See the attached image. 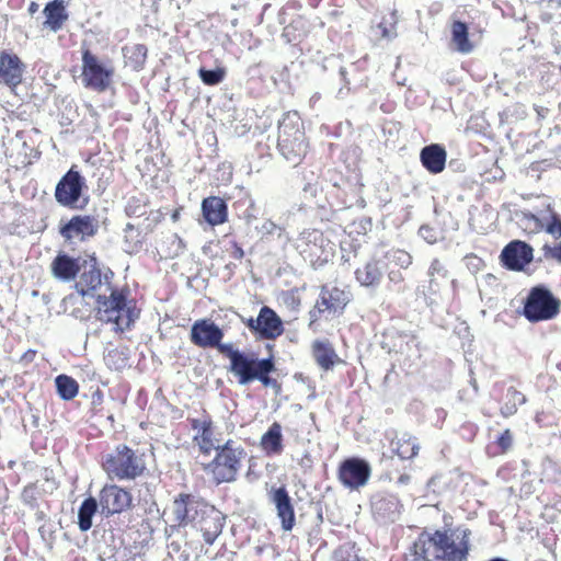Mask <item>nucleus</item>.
I'll use <instances>...</instances> for the list:
<instances>
[{
  "mask_svg": "<svg viewBox=\"0 0 561 561\" xmlns=\"http://www.w3.org/2000/svg\"><path fill=\"white\" fill-rule=\"evenodd\" d=\"M271 499L277 508V514L280 516V488H276L275 484L271 485Z\"/></svg>",
  "mask_w": 561,
  "mask_h": 561,
  "instance_id": "obj_51",
  "label": "nucleus"
},
{
  "mask_svg": "<svg viewBox=\"0 0 561 561\" xmlns=\"http://www.w3.org/2000/svg\"><path fill=\"white\" fill-rule=\"evenodd\" d=\"M471 530L466 526L423 530L409 549L411 561H433L428 558L433 548L434 561H468Z\"/></svg>",
  "mask_w": 561,
  "mask_h": 561,
  "instance_id": "obj_1",
  "label": "nucleus"
},
{
  "mask_svg": "<svg viewBox=\"0 0 561 561\" xmlns=\"http://www.w3.org/2000/svg\"><path fill=\"white\" fill-rule=\"evenodd\" d=\"M98 510V502L94 497L90 496L85 499L78 513V525L80 530L87 531L92 526V517L96 513Z\"/></svg>",
  "mask_w": 561,
  "mask_h": 561,
  "instance_id": "obj_35",
  "label": "nucleus"
},
{
  "mask_svg": "<svg viewBox=\"0 0 561 561\" xmlns=\"http://www.w3.org/2000/svg\"><path fill=\"white\" fill-rule=\"evenodd\" d=\"M388 278L393 284H401L404 277L400 270H391L388 272Z\"/></svg>",
  "mask_w": 561,
  "mask_h": 561,
  "instance_id": "obj_52",
  "label": "nucleus"
},
{
  "mask_svg": "<svg viewBox=\"0 0 561 561\" xmlns=\"http://www.w3.org/2000/svg\"><path fill=\"white\" fill-rule=\"evenodd\" d=\"M385 264L370 260L355 271L357 282L365 287H378L383 276Z\"/></svg>",
  "mask_w": 561,
  "mask_h": 561,
  "instance_id": "obj_29",
  "label": "nucleus"
},
{
  "mask_svg": "<svg viewBox=\"0 0 561 561\" xmlns=\"http://www.w3.org/2000/svg\"><path fill=\"white\" fill-rule=\"evenodd\" d=\"M541 251L546 260H553L561 264V241L553 245L546 243L541 248Z\"/></svg>",
  "mask_w": 561,
  "mask_h": 561,
  "instance_id": "obj_44",
  "label": "nucleus"
},
{
  "mask_svg": "<svg viewBox=\"0 0 561 561\" xmlns=\"http://www.w3.org/2000/svg\"><path fill=\"white\" fill-rule=\"evenodd\" d=\"M88 188L85 179L80 174L77 165L73 164L59 180L55 188V198L64 207L83 208L89 198L83 199L82 205H78L83 191Z\"/></svg>",
  "mask_w": 561,
  "mask_h": 561,
  "instance_id": "obj_8",
  "label": "nucleus"
},
{
  "mask_svg": "<svg viewBox=\"0 0 561 561\" xmlns=\"http://www.w3.org/2000/svg\"><path fill=\"white\" fill-rule=\"evenodd\" d=\"M514 219L525 229L534 225L533 230H543L552 236L556 240L561 239V215L553 210L550 204L547 209L542 210L539 215H535L527 210H515Z\"/></svg>",
  "mask_w": 561,
  "mask_h": 561,
  "instance_id": "obj_11",
  "label": "nucleus"
},
{
  "mask_svg": "<svg viewBox=\"0 0 561 561\" xmlns=\"http://www.w3.org/2000/svg\"><path fill=\"white\" fill-rule=\"evenodd\" d=\"M525 402L526 397L514 387H510L505 394V402L501 407V414L504 417L512 416L517 412L518 407Z\"/></svg>",
  "mask_w": 561,
  "mask_h": 561,
  "instance_id": "obj_36",
  "label": "nucleus"
},
{
  "mask_svg": "<svg viewBox=\"0 0 561 561\" xmlns=\"http://www.w3.org/2000/svg\"><path fill=\"white\" fill-rule=\"evenodd\" d=\"M81 80L84 88L103 93L113 84L115 69L103 62L89 47L81 49Z\"/></svg>",
  "mask_w": 561,
  "mask_h": 561,
  "instance_id": "obj_6",
  "label": "nucleus"
},
{
  "mask_svg": "<svg viewBox=\"0 0 561 561\" xmlns=\"http://www.w3.org/2000/svg\"><path fill=\"white\" fill-rule=\"evenodd\" d=\"M402 507L400 500L394 494L379 493L373 497V514L379 523L396 522L401 515Z\"/></svg>",
  "mask_w": 561,
  "mask_h": 561,
  "instance_id": "obj_20",
  "label": "nucleus"
},
{
  "mask_svg": "<svg viewBox=\"0 0 561 561\" xmlns=\"http://www.w3.org/2000/svg\"><path fill=\"white\" fill-rule=\"evenodd\" d=\"M447 276L448 271L444 264L438 259H434L427 271V285H421L416 289L417 294L423 296L428 307L437 305V297L440 291L439 278L445 279Z\"/></svg>",
  "mask_w": 561,
  "mask_h": 561,
  "instance_id": "obj_21",
  "label": "nucleus"
},
{
  "mask_svg": "<svg viewBox=\"0 0 561 561\" xmlns=\"http://www.w3.org/2000/svg\"><path fill=\"white\" fill-rule=\"evenodd\" d=\"M295 525V512L290 496L283 486V530H291Z\"/></svg>",
  "mask_w": 561,
  "mask_h": 561,
  "instance_id": "obj_41",
  "label": "nucleus"
},
{
  "mask_svg": "<svg viewBox=\"0 0 561 561\" xmlns=\"http://www.w3.org/2000/svg\"><path fill=\"white\" fill-rule=\"evenodd\" d=\"M43 13L45 15L44 27L53 32L61 30L69 18L64 0L49 1L46 3Z\"/></svg>",
  "mask_w": 561,
  "mask_h": 561,
  "instance_id": "obj_28",
  "label": "nucleus"
},
{
  "mask_svg": "<svg viewBox=\"0 0 561 561\" xmlns=\"http://www.w3.org/2000/svg\"><path fill=\"white\" fill-rule=\"evenodd\" d=\"M283 134L286 137H296V134L304 133L302 122L298 112H287L283 115Z\"/></svg>",
  "mask_w": 561,
  "mask_h": 561,
  "instance_id": "obj_39",
  "label": "nucleus"
},
{
  "mask_svg": "<svg viewBox=\"0 0 561 561\" xmlns=\"http://www.w3.org/2000/svg\"><path fill=\"white\" fill-rule=\"evenodd\" d=\"M419 236L427 243L434 244L438 240V232L436 229L428 225H422L419 229Z\"/></svg>",
  "mask_w": 561,
  "mask_h": 561,
  "instance_id": "obj_47",
  "label": "nucleus"
},
{
  "mask_svg": "<svg viewBox=\"0 0 561 561\" xmlns=\"http://www.w3.org/2000/svg\"><path fill=\"white\" fill-rule=\"evenodd\" d=\"M306 290V285L296 286L286 293L283 291V301L288 309L296 312L299 310V306L302 299V294Z\"/></svg>",
  "mask_w": 561,
  "mask_h": 561,
  "instance_id": "obj_40",
  "label": "nucleus"
},
{
  "mask_svg": "<svg viewBox=\"0 0 561 561\" xmlns=\"http://www.w3.org/2000/svg\"><path fill=\"white\" fill-rule=\"evenodd\" d=\"M181 209H182V208H176V209L172 213V215H171V219H172V221L176 222V221L180 219Z\"/></svg>",
  "mask_w": 561,
  "mask_h": 561,
  "instance_id": "obj_57",
  "label": "nucleus"
},
{
  "mask_svg": "<svg viewBox=\"0 0 561 561\" xmlns=\"http://www.w3.org/2000/svg\"><path fill=\"white\" fill-rule=\"evenodd\" d=\"M386 256L391 263L401 268H408L412 264L411 254L401 249H391Z\"/></svg>",
  "mask_w": 561,
  "mask_h": 561,
  "instance_id": "obj_43",
  "label": "nucleus"
},
{
  "mask_svg": "<svg viewBox=\"0 0 561 561\" xmlns=\"http://www.w3.org/2000/svg\"><path fill=\"white\" fill-rule=\"evenodd\" d=\"M214 450L215 457L209 462L203 463L206 476L216 485L236 481L244 456L243 448L237 446L234 440L228 439Z\"/></svg>",
  "mask_w": 561,
  "mask_h": 561,
  "instance_id": "obj_4",
  "label": "nucleus"
},
{
  "mask_svg": "<svg viewBox=\"0 0 561 561\" xmlns=\"http://www.w3.org/2000/svg\"><path fill=\"white\" fill-rule=\"evenodd\" d=\"M131 493L117 484H105L99 493V504L106 516L121 514L130 508Z\"/></svg>",
  "mask_w": 561,
  "mask_h": 561,
  "instance_id": "obj_14",
  "label": "nucleus"
},
{
  "mask_svg": "<svg viewBox=\"0 0 561 561\" xmlns=\"http://www.w3.org/2000/svg\"><path fill=\"white\" fill-rule=\"evenodd\" d=\"M214 348H217L221 354L226 355L231 363V370L233 369V358L236 355H243L239 351L232 350V346L229 344H221L219 342V345L215 346Z\"/></svg>",
  "mask_w": 561,
  "mask_h": 561,
  "instance_id": "obj_50",
  "label": "nucleus"
},
{
  "mask_svg": "<svg viewBox=\"0 0 561 561\" xmlns=\"http://www.w3.org/2000/svg\"><path fill=\"white\" fill-rule=\"evenodd\" d=\"M261 449L266 455H274L280 450V424L274 422L268 431L263 434L260 442Z\"/></svg>",
  "mask_w": 561,
  "mask_h": 561,
  "instance_id": "obj_33",
  "label": "nucleus"
},
{
  "mask_svg": "<svg viewBox=\"0 0 561 561\" xmlns=\"http://www.w3.org/2000/svg\"><path fill=\"white\" fill-rule=\"evenodd\" d=\"M191 428L194 431L193 443L198 447L199 454L209 456L218 442L215 436V423L213 416L205 410H202L201 416L187 417Z\"/></svg>",
  "mask_w": 561,
  "mask_h": 561,
  "instance_id": "obj_12",
  "label": "nucleus"
},
{
  "mask_svg": "<svg viewBox=\"0 0 561 561\" xmlns=\"http://www.w3.org/2000/svg\"><path fill=\"white\" fill-rule=\"evenodd\" d=\"M102 469L111 480L135 481L147 474L146 454L119 444L102 459Z\"/></svg>",
  "mask_w": 561,
  "mask_h": 561,
  "instance_id": "obj_3",
  "label": "nucleus"
},
{
  "mask_svg": "<svg viewBox=\"0 0 561 561\" xmlns=\"http://www.w3.org/2000/svg\"><path fill=\"white\" fill-rule=\"evenodd\" d=\"M288 27H284L283 30V37H287L288 36Z\"/></svg>",
  "mask_w": 561,
  "mask_h": 561,
  "instance_id": "obj_60",
  "label": "nucleus"
},
{
  "mask_svg": "<svg viewBox=\"0 0 561 561\" xmlns=\"http://www.w3.org/2000/svg\"><path fill=\"white\" fill-rule=\"evenodd\" d=\"M244 323L250 331L259 333L264 339H272L278 334L280 319L274 310L264 306L256 319L249 318Z\"/></svg>",
  "mask_w": 561,
  "mask_h": 561,
  "instance_id": "obj_22",
  "label": "nucleus"
},
{
  "mask_svg": "<svg viewBox=\"0 0 561 561\" xmlns=\"http://www.w3.org/2000/svg\"><path fill=\"white\" fill-rule=\"evenodd\" d=\"M59 397L64 400H72L79 391L78 382L70 376L59 375L55 379Z\"/></svg>",
  "mask_w": 561,
  "mask_h": 561,
  "instance_id": "obj_37",
  "label": "nucleus"
},
{
  "mask_svg": "<svg viewBox=\"0 0 561 561\" xmlns=\"http://www.w3.org/2000/svg\"><path fill=\"white\" fill-rule=\"evenodd\" d=\"M145 204L137 197H131L126 205V214L129 217H140L145 214Z\"/></svg>",
  "mask_w": 561,
  "mask_h": 561,
  "instance_id": "obj_45",
  "label": "nucleus"
},
{
  "mask_svg": "<svg viewBox=\"0 0 561 561\" xmlns=\"http://www.w3.org/2000/svg\"><path fill=\"white\" fill-rule=\"evenodd\" d=\"M224 331L210 319L196 320L191 328L190 340L201 348H213L219 345Z\"/></svg>",
  "mask_w": 561,
  "mask_h": 561,
  "instance_id": "obj_19",
  "label": "nucleus"
},
{
  "mask_svg": "<svg viewBox=\"0 0 561 561\" xmlns=\"http://www.w3.org/2000/svg\"><path fill=\"white\" fill-rule=\"evenodd\" d=\"M371 474V468L367 460L359 457H350L339 466V480L350 490H357L364 486Z\"/></svg>",
  "mask_w": 561,
  "mask_h": 561,
  "instance_id": "obj_13",
  "label": "nucleus"
},
{
  "mask_svg": "<svg viewBox=\"0 0 561 561\" xmlns=\"http://www.w3.org/2000/svg\"><path fill=\"white\" fill-rule=\"evenodd\" d=\"M451 39L456 49L462 54H468L473 46L469 41V31L465 22L455 21L451 26Z\"/></svg>",
  "mask_w": 561,
  "mask_h": 561,
  "instance_id": "obj_32",
  "label": "nucleus"
},
{
  "mask_svg": "<svg viewBox=\"0 0 561 561\" xmlns=\"http://www.w3.org/2000/svg\"><path fill=\"white\" fill-rule=\"evenodd\" d=\"M348 301L350 298L345 290L335 286H321L319 298L309 311V328L317 331V323L320 319L330 320L332 317L341 314Z\"/></svg>",
  "mask_w": 561,
  "mask_h": 561,
  "instance_id": "obj_7",
  "label": "nucleus"
},
{
  "mask_svg": "<svg viewBox=\"0 0 561 561\" xmlns=\"http://www.w3.org/2000/svg\"><path fill=\"white\" fill-rule=\"evenodd\" d=\"M534 110H535V112H536V114H537L539 119L546 118L548 113H549V108H547L545 106H540V105H535Z\"/></svg>",
  "mask_w": 561,
  "mask_h": 561,
  "instance_id": "obj_54",
  "label": "nucleus"
},
{
  "mask_svg": "<svg viewBox=\"0 0 561 561\" xmlns=\"http://www.w3.org/2000/svg\"><path fill=\"white\" fill-rule=\"evenodd\" d=\"M124 65L130 68L133 71H141L145 69L148 48L144 44L126 45L122 48Z\"/></svg>",
  "mask_w": 561,
  "mask_h": 561,
  "instance_id": "obj_31",
  "label": "nucleus"
},
{
  "mask_svg": "<svg viewBox=\"0 0 561 561\" xmlns=\"http://www.w3.org/2000/svg\"><path fill=\"white\" fill-rule=\"evenodd\" d=\"M98 227V220L93 216L75 215L59 227V233L66 241H85L96 234Z\"/></svg>",
  "mask_w": 561,
  "mask_h": 561,
  "instance_id": "obj_18",
  "label": "nucleus"
},
{
  "mask_svg": "<svg viewBox=\"0 0 561 561\" xmlns=\"http://www.w3.org/2000/svg\"><path fill=\"white\" fill-rule=\"evenodd\" d=\"M359 558L354 553L353 548L347 546L339 547L333 554L334 561H357Z\"/></svg>",
  "mask_w": 561,
  "mask_h": 561,
  "instance_id": "obj_46",
  "label": "nucleus"
},
{
  "mask_svg": "<svg viewBox=\"0 0 561 561\" xmlns=\"http://www.w3.org/2000/svg\"><path fill=\"white\" fill-rule=\"evenodd\" d=\"M533 247L522 240H512L502 250L500 261L508 271L520 272L533 261Z\"/></svg>",
  "mask_w": 561,
  "mask_h": 561,
  "instance_id": "obj_16",
  "label": "nucleus"
},
{
  "mask_svg": "<svg viewBox=\"0 0 561 561\" xmlns=\"http://www.w3.org/2000/svg\"><path fill=\"white\" fill-rule=\"evenodd\" d=\"M26 65L11 50H0V84L14 91L22 82Z\"/></svg>",
  "mask_w": 561,
  "mask_h": 561,
  "instance_id": "obj_17",
  "label": "nucleus"
},
{
  "mask_svg": "<svg viewBox=\"0 0 561 561\" xmlns=\"http://www.w3.org/2000/svg\"><path fill=\"white\" fill-rule=\"evenodd\" d=\"M78 275L79 280L75 284V288L81 296L94 293L102 285V273L95 256L90 257L89 264L84 261L83 271Z\"/></svg>",
  "mask_w": 561,
  "mask_h": 561,
  "instance_id": "obj_23",
  "label": "nucleus"
},
{
  "mask_svg": "<svg viewBox=\"0 0 561 561\" xmlns=\"http://www.w3.org/2000/svg\"><path fill=\"white\" fill-rule=\"evenodd\" d=\"M35 356H36V351L35 350H27L20 357V363H22L24 365H27V364H30V363H32L34 360Z\"/></svg>",
  "mask_w": 561,
  "mask_h": 561,
  "instance_id": "obj_53",
  "label": "nucleus"
},
{
  "mask_svg": "<svg viewBox=\"0 0 561 561\" xmlns=\"http://www.w3.org/2000/svg\"><path fill=\"white\" fill-rule=\"evenodd\" d=\"M400 339L402 340V342L405 343V348L403 347V345L400 346L401 352H404V351L411 352L412 347H415V350L417 351L419 341L414 334L404 333V334L400 335Z\"/></svg>",
  "mask_w": 561,
  "mask_h": 561,
  "instance_id": "obj_49",
  "label": "nucleus"
},
{
  "mask_svg": "<svg viewBox=\"0 0 561 561\" xmlns=\"http://www.w3.org/2000/svg\"><path fill=\"white\" fill-rule=\"evenodd\" d=\"M128 288L112 287L110 295L95 297V319L105 324H112L115 333L131 330L139 318V309L133 299H128Z\"/></svg>",
  "mask_w": 561,
  "mask_h": 561,
  "instance_id": "obj_2",
  "label": "nucleus"
},
{
  "mask_svg": "<svg viewBox=\"0 0 561 561\" xmlns=\"http://www.w3.org/2000/svg\"><path fill=\"white\" fill-rule=\"evenodd\" d=\"M489 561H508V560L504 559L502 557H494V558L490 559Z\"/></svg>",
  "mask_w": 561,
  "mask_h": 561,
  "instance_id": "obj_59",
  "label": "nucleus"
},
{
  "mask_svg": "<svg viewBox=\"0 0 561 561\" xmlns=\"http://www.w3.org/2000/svg\"><path fill=\"white\" fill-rule=\"evenodd\" d=\"M38 4L34 1H32L30 4H28V8H27V11L30 14H34L38 11Z\"/></svg>",
  "mask_w": 561,
  "mask_h": 561,
  "instance_id": "obj_56",
  "label": "nucleus"
},
{
  "mask_svg": "<svg viewBox=\"0 0 561 561\" xmlns=\"http://www.w3.org/2000/svg\"><path fill=\"white\" fill-rule=\"evenodd\" d=\"M394 444V451L401 459H412L419 454L420 444L417 438L407 433L403 434L402 437L398 438Z\"/></svg>",
  "mask_w": 561,
  "mask_h": 561,
  "instance_id": "obj_34",
  "label": "nucleus"
},
{
  "mask_svg": "<svg viewBox=\"0 0 561 561\" xmlns=\"http://www.w3.org/2000/svg\"><path fill=\"white\" fill-rule=\"evenodd\" d=\"M307 152L305 133L296 134V137L283 138V158L293 167L300 163Z\"/></svg>",
  "mask_w": 561,
  "mask_h": 561,
  "instance_id": "obj_30",
  "label": "nucleus"
},
{
  "mask_svg": "<svg viewBox=\"0 0 561 561\" xmlns=\"http://www.w3.org/2000/svg\"><path fill=\"white\" fill-rule=\"evenodd\" d=\"M561 301L545 285L534 286L523 304L522 314L533 323L548 321L560 312Z\"/></svg>",
  "mask_w": 561,
  "mask_h": 561,
  "instance_id": "obj_5",
  "label": "nucleus"
},
{
  "mask_svg": "<svg viewBox=\"0 0 561 561\" xmlns=\"http://www.w3.org/2000/svg\"><path fill=\"white\" fill-rule=\"evenodd\" d=\"M447 151L439 144L424 146L420 151L422 167L431 174H438L446 167Z\"/></svg>",
  "mask_w": 561,
  "mask_h": 561,
  "instance_id": "obj_24",
  "label": "nucleus"
},
{
  "mask_svg": "<svg viewBox=\"0 0 561 561\" xmlns=\"http://www.w3.org/2000/svg\"><path fill=\"white\" fill-rule=\"evenodd\" d=\"M202 214L210 226H219L228 220V206L218 196H208L202 202Z\"/></svg>",
  "mask_w": 561,
  "mask_h": 561,
  "instance_id": "obj_26",
  "label": "nucleus"
},
{
  "mask_svg": "<svg viewBox=\"0 0 561 561\" xmlns=\"http://www.w3.org/2000/svg\"><path fill=\"white\" fill-rule=\"evenodd\" d=\"M379 26L382 28V37L390 38V37H391V34H390V32L388 31V28H387V27H382V24H380Z\"/></svg>",
  "mask_w": 561,
  "mask_h": 561,
  "instance_id": "obj_58",
  "label": "nucleus"
},
{
  "mask_svg": "<svg viewBox=\"0 0 561 561\" xmlns=\"http://www.w3.org/2000/svg\"><path fill=\"white\" fill-rule=\"evenodd\" d=\"M411 481V476L410 474H407V473H402L400 474V477L398 478L397 480V484H400V485H407L409 484Z\"/></svg>",
  "mask_w": 561,
  "mask_h": 561,
  "instance_id": "obj_55",
  "label": "nucleus"
},
{
  "mask_svg": "<svg viewBox=\"0 0 561 561\" xmlns=\"http://www.w3.org/2000/svg\"><path fill=\"white\" fill-rule=\"evenodd\" d=\"M513 443L512 433L510 430H505L496 439V444L503 453L507 451Z\"/></svg>",
  "mask_w": 561,
  "mask_h": 561,
  "instance_id": "obj_48",
  "label": "nucleus"
},
{
  "mask_svg": "<svg viewBox=\"0 0 561 561\" xmlns=\"http://www.w3.org/2000/svg\"><path fill=\"white\" fill-rule=\"evenodd\" d=\"M199 78L207 85H216L220 83L226 76V71L224 68H216L214 70H208L205 68H201L198 70Z\"/></svg>",
  "mask_w": 561,
  "mask_h": 561,
  "instance_id": "obj_42",
  "label": "nucleus"
},
{
  "mask_svg": "<svg viewBox=\"0 0 561 561\" xmlns=\"http://www.w3.org/2000/svg\"><path fill=\"white\" fill-rule=\"evenodd\" d=\"M274 370L272 358L255 359L245 355H236L232 371L239 376L241 383L260 380L264 386L272 383L270 373Z\"/></svg>",
  "mask_w": 561,
  "mask_h": 561,
  "instance_id": "obj_10",
  "label": "nucleus"
},
{
  "mask_svg": "<svg viewBox=\"0 0 561 561\" xmlns=\"http://www.w3.org/2000/svg\"><path fill=\"white\" fill-rule=\"evenodd\" d=\"M311 352L314 362L325 371L332 370L335 364L342 363L329 340H316L312 343Z\"/></svg>",
  "mask_w": 561,
  "mask_h": 561,
  "instance_id": "obj_27",
  "label": "nucleus"
},
{
  "mask_svg": "<svg viewBox=\"0 0 561 561\" xmlns=\"http://www.w3.org/2000/svg\"><path fill=\"white\" fill-rule=\"evenodd\" d=\"M80 259L71 257L66 253H59L50 264L51 274L60 280L69 282L75 279L81 271Z\"/></svg>",
  "mask_w": 561,
  "mask_h": 561,
  "instance_id": "obj_25",
  "label": "nucleus"
},
{
  "mask_svg": "<svg viewBox=\"0 0 561 561\" xmlns=\"http://www.w3.org/2000/svg\"><path fill=\"white\" fill-rule=\"evenodd\" d=\"M105 365L111 370L121 371L128 366V356L127 354L119 348L110 350L104 356Z\"/></svg>",
  "mask_w": 561,
  "mask_h": 561,
  "instance_id": "obj_38",
  "label": "nucleus"
},
{
  "mask_svg": "<svg viewBox=\"0 0 561 561\" xmlns=\"http://www.w3.org/2000/svg\"><path fill=\"white\" fill-rule=\"evenodd\" d=\"M225 519V515L219 510L207 503L192 527L201 531L204 541L211 546L222 533Z\"/></svg>",
  "mask_w": 561,
  "mask_h": 561,
  "instance_id": "obj_15",
  "label": "nucleus"
},
{
  "mask_svg": "<svg viewBox=\"0 0 561 561\" xmlns=\"http://www.w3.org/2000/svg\"><path fill=\"white\" fill-rule=\"evenodd\" d=\"M207 503L205 499L192 493H179L172 501L171 528L192 526Z\"/></svg>",
  "mask_w": 561,
  "mask_h": 561,
  "instance_id": "obj_9",
  "label": "nucleus"
}]
</instances>
